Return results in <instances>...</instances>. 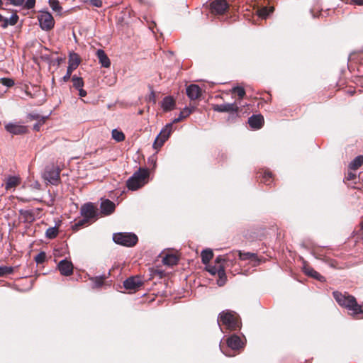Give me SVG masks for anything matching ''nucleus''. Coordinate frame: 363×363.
I'll list each match as a JSON object with an SVG mask.
<instances>
[{
    "label": "nucleus",
    "mask_w": 363,
    "mask_h": 363,
    "mask_svg": "<svg viewBox=\"0 0 363 363\" xmlns=\"http://www.w3.org/2000/svg\"><path fill=\"white\" fill-rule=\"evenodd\" d=\"M60 169L54 165L47 166L43 178L51 184L57 185L60 181Z\"/></svg>",
    "instance_id": "nucleus-6"
},
{
    "label": "nucleus",
    "mask_w": 363,
    "mask_h": 363,
    "mask_svg": "<svg viewBox=\"0 0 363 363\" xmlns=\"http://www.w3.org/2000/svg\"><path fill=\"white\" fill-rule=\"evenodd\" d=\"M38 21L40 26L43 30H50L54 27V18L51 13L48 11L41 12L38 16Z\"/></svg>",
    "instance_id": "nucleus-7"
},
{
    "label": "nucleus",
    "mask_w": 363,
    "mask_h": 363,
    "mask_svg": "<svg viewBox=\"0 0 363 363\" xmlns=\"http://www.w3.org/2000/svg\"><path fill=\"white\" fill-rule=\"evenodd\" d=\"M88 222H89V220H84V218H83L82 220H80L77 223H75V225L77 227H81V226H83L85 223H86Z\"/></svg>",
    "instance_id": "nucleus-53"
},
{
    "label": "nucleus",
    "mask_w": 363,
    "mask_h": 363,
    "mask_svg": "<svg viewBox=\"0 0 363 363\" xmlns=\"http://www.w3.org/2000/svg\"><path fill=\"white\" fill-rule=\"evenodd\" d=\"M233 93H237L239 97V99H242L245 95V91L242 86H235L233 87L231 90Z\"/></svg>",
    "instance_id": "nucleus-40"
},
{
    "label": "nucleus",
    "mask_w": 363,
    "mask_h": 363,
    "mask_svg": "<svg viewBox=\"0 0 363 363\" xmlns=\"http://www.w3.org/2000/svg\"><path fill=\"white\" fill-rule=\"evenodd\" d=\"M333 296L337 303L340 305V294L338 291H334Z\"/></svg>",
    "instance_id": "nucleus-51"
},
{
    "label": "nucleus",
    "mask_w": 363,
    "mask_h": 363,
    "mask_svg": "<svg viewBox=\"0 0 363 363\" xmlns=\"http://www.w3.org/2000/svg\"><path fill=\"white\" fill-rule=\"evenodd\" d=\"M359 181V177L357 175L356 171L350 170L348 168V172L345 174L344 178V183L347 185L348 187L356 189V184H358Z\"/></svg>",
    "instance_id": "nucleus-12"
},
{
    "label": "nucleus",
    "mask_w": 363,
    "mask_h": 363,
    "mask_svg": "<svg viewBox=\"0 0 363 363\" xmlns=\"http://www.w3.org/2000/svg\"><path fill=\"white\" fill-rule=\"evenodd\" d=\"M49 5L54 11L61 13L62 7L57 0H49Z\"/></svg>",
    "instance_id": "nucleus-39"
},
{
    "label": "nucleus",
    "mask_w": 363,
    "mask_h": 363,
    "mask_svg": "<svg viewBox=\"0 0 363 363\" xmlns=\"http://www.w3.org/2000/svg\"><path fill=\"white\" fill-rule=\"evenodd\" d=\"M148 100L150 101H152L153 104L156 103V96H155L154 91H151V92L148 96Z\"/></svg>",
    "instance_id": "nucleus-48"
},
{
    "label": "nucleus",
    "mask_w": 363,
    "mask_h": 363,
    "mask_svg": "<svg viewBox=\"0 0 363 363\" xmlns=\"http://www.w3.org/2000/svg\"><path fill=\"white\" fill-rule=\"evenodd\" d=\"M201 261L203 264H207L209 261L213 258V253L211 250L206 249L202 250L201 253Z\"/></svg>",
    "instance_id": "nucleus-26"
},
{
    "label": "nucleus",
    "mask_w": 363,
    "mask_h": 363,
    "mask_svg": "<svg viewBox=\"0 0 363 363\" xmlns=\"http://www.w3.org/2000/svg\"><path fill=\"white\" fill-rule=\"evenodd\" d=\"M225 356H231L230 354H225Z\"/></svg>",
    "instance_id": "nucleus-60"
},
{
    "label": "nucleus",
    "mask_w": 363,
    "mask_h": 363,
    "mask_svg": "<svg viewBox=\"0 0 363 363\" xmlns=\"http://www.w3.org/2000/svg\"><path fill=\"white\" fill-rule=\"evenodd\" d=\"M30 117L33 119H38L40 118L39 115L38 114H36V113H31L29 115Z\"/></svg>",
    "instance_id": "nucleus-55"
},
{
    "label": "nucleus",
    "mask_w": 363,
    "mask_h": 363,
    "mask_svg": "<svg viewBox=\"0 0 363 363\" xmlns=\"http://www.w3.org/2000/svg\"><path fill=\"white\" fill-rule=\"evenodd\" d=\"M13 267L9 266H0V277L12 274Z\"/></svg>",
    "instance_id": "nucleus-38"
},
{
    "label": "nucleus",
    "mask_w": 363,
    "mask_h": 363,
    "mask_svg": "<svg viewBox=\"0 0 363 363\" xmlns=\"http://www.w3.org/2000/svg\"><path fill=\"white\" fill-rule=\"evenodd\" d=\"M112 138L117 142H121L124 140L125 135L123 132L113 129L111 132Z\"/></svg>",
    "instance_id": "nucleus-35"
},
{
    "label": "nucleus",
    "mask_w": 363,
    "mask_h": 363,
    "mask_svg": "<svg viewBox=\"0 0 363 363\" xmlns=\"http://www.w3.org/2000/svg\"><path fill=\"white\" fill-rule=\"evenodd\" d=\"M176 106L174 99L171 96H165L161 101V107L164 112L174 110Z\"/></svg>",
    "instance_id": "nucleus-16"
},
{
    "label": "nucleus",
    "mask_w": 363,
    "mask_h": 363,
    "mask_svg": "<svg viewBox=\"0 0 363 363\" xmlns=\"http://www.w3.org/2000/svg\"><path fill=\"white\" fill-rule=\"evenodd\" d=\"M46 259V254L45 252H39L35 257V261L37 264H42Z\"/></svg>",
    "instance_id": "nucleus-41"
},
{
    "label": "nucleus",
    "mask_w": 363,
    "mask_h": 363,
    "mask_svg": "<svg viewBox=\"0 0 363 363\" xmlns=\"http://www.w3.org/2000/svg\"><path fill=\"white\" fill-rule=\"evenodd\" d=\"M30 186H31L33 189H35L39 190V189H40L41 185H40V184L38 182L35 181V182H34L30 185Z\"/></svg>",
    "instance_id": "nucleus-52"
},
{
    "label": "nucleus",
    "mask_w": 363,
    "mask_h": 363,
    "mask_svg": "<svg viewBox=\"0 0 363 363\" xmlns=\"http://www.w3.org/2000/svg\"><path fill=\"white\" fill-rule=\"evenodd\" d=\"M220 267H225L223 264H220V265H217V264H214V265H211V264H208L206 267V269L212 275H215V274H217L218 272H219V270H220Z\"/></svg>",
    "instance_id": "nucleus-37"
},
{
    "label": "nucleus",
    "mask_w": 363,
    "mask_h": 363,
    "mask_svg": "<svg viewBox=\"0 0 363 363\" xmlns=\"http://www.w3.org/2000/svg\"><path fill=\"white\" fill-rule=\"evenodd\" d=\"M113 240L125 247H133L138 242V237L133 233H116L113 235Z\"/></svg>",
    "instance_id": "nucleus-4"
},
{
    "label": "nucleus",
    "mask_w": 363,
    "mask_h": 363,
    "mask_svg": "<svg viewBox=\"0 0 363 363\" xmlns=\"http://www.w3.org/2000/svg\"><path fill=\"white\" fill-rule=\"evenodd\" d=\"M173 130V123H167L160 132L159 135L156 138L153 147L157 149L161 147L164 142L169 138L170 134Z\"/></svg>",
    "instance_id": "nucleus-5"
},
{
    "label": "nucleus",
    "mask_w": 363,
    "mask_h": 363,
    "mask_svg": "<svg viewBox=\"0 0 363 363\" xmlns=\"http://www.w3.org/2000/svg\"><path fill=\"white\" fill-rule=\"evenodd\" d=\"M342 91L343 92L349 96H352L355 93V89L354 88H349V89H343L342 88Z\"/></svg>",
    "instance_id": "nucleus-46"
},
{
    "label": "nucleus",
    "mask_w": 363,
    "mask_h": 363,
    "mask_svg": "<svg viewBox=\"0 0 363 363\" xmlns=\"http://www.w3.org/2000/svg\"><path fill=\"white\" fill-rule=\"evenodd\" d=\"M0 83L6 87H11L14 84V81L10 78H1Z\"/></svg>",
    "instance_id": "nucleus-42"
},
{
    "label": "nucleus",
    "mask_w": 363,
    "mask_h": 363,
    "mask_svg": "<svg viewBox=\"0 0 363 363\" xmlns=\"http://www.w3.org/2000/svg\"><path fill=\"white\" fill-rule=\"evenodd\" d=\"M21 179L18 176H9L5 179V189L9 190L20 184Z\"/></svg>",
    "instance_id": "nucleus-21"
},
{
    "label": "nucleus",
    "mask_w": 363,
    "mask_h": 363,
    "mask_svg": "<svg viewBox=\"0 0 363 363\" xmlns=\"http://www.w3.org/2000/svg\"><path fill=\"white\" fill-rule=\"evenodd\" d=\"M68 67L65 75L62 77V80L67 82L72 75V72L77 68L80 64V60L76 53L71 54L69 57Z\"/></svg>",
    "instance_id": "nucleus-8"
},
{
    "label": "nucleus",
    "mask_w": 363,
    "mask_h": 363,
    "mask_svg": "<svg viewBox=\"0 0 363 363\" xmlns=\"http://www.w3.org/2000/svg\"><path fill=\"white\" fill-rule=\"evenodd\" d=\"M213 109L214 111L220 112V113H237L239 110V107L235 103L231 104H216L213 106Z\"/></svg>",
    "instance_id": "nucleus-10"
},
{
    "label": "nucleus",
    "mask_w": 363,
    "mask_h": 363,
    "mask_svg": "<svg viewBox=\"0 0 363 363\" xmlns=\"http://www.w3.org/2000/svg\"><path fill=\"white\" fill-rule=\"evenodd\" d=\"M115 203L108 199L103 201L101 203V213L105 215L112 213L115 209Z\"/></svg>",
    "instance_id": "nucleus-20"
},
{
    "label": "nucleus",
    "mask_w": 363,
    "mask_h": 363,
    "mask_svg": "<svg viewBox=\"0 0 363 363\" xmlns=\"http://www.w3.org/2000/svg\"><path fill=\"white\" fill-rule=\"evenodd\" d=\"M7 132L13 135H21L27 130L26 127L16 123H9L5 125Z\"/></svg>",
    "instance_id": "nucleus-13"
},
{
    "label": "nucleus",
    "mask_w": 363,
    "mask_h": 363,
    "mask_svg": "<svg viewBox=\"0 0 363 363\" xmlns=\"http://www.w3.org/2000/svg\"><path fill=\"white\" fill-rule=\"evenodd\" d=\"M25 0H10V2L13 6H19L23 4Z\"/></svg>",
    "instance_id": "nucleus-50"
},
{
    "label": "nucleus",
    "mask_w": 363,
    "mask_h": 363,
    "mask_svg": "<svg viewBox=\"0 0 363 363\" xmlns=\"http://www.w3.org/2000/svg\"><path fill=\"white\" fill-rule=\"evenodd\" d=\"M80 213L84 218V220H89L97 216V211L96 207L91 203L84 204L80 209Z\"/></svg>",
    "instance_id": "nucleus-9"
},
{
    "label": "nucleus",
    "mask_w": 363,
    "mask_h": 363,
    "mask_svg": "<svg viewBox=\"0 0 363 363\" xmlns=\"http://www.w3.org/2000/svg\"><path fill=\"white\" fill-rule=\"evenodd\" d=\"M262 182L265 183L267 185H269L272 182V174L270 172H265Z\"/></svg>",
    "instance_id": "nucleus-43"
},
{
    "label": "nucleus",
    "mask_w": 363,
    "mask_h": 363,
    "mask_svg": "<svg viewBox=\"0 0 363 363\" xmlns=\"http://www.w3.org/2000/svg\"><path fill=\"white\" fill-rule=\"evenodd\" d=\"M148 177V170L140 168L128 179L127 187L132 191L137 190L147 183Z\"/></svg>",
    "instance_id": "nucleus-2"
},
{
    "label": "nucleus",
    "mask_w": 363,
    "mask_h": 363,
    "mask_svg": "<svg viewBox=\"0 0 363 363\" xmlns=\"http://www.w3.org/2000/svg\"><path fill=\"white\" fill-rule=\"evenodd\" d=\"M107 278L106 275L97 276L95 277H91L90 280L93 283V288H99L104 284V280Z\"/></svg>",
    "instance_id": "nucleus-28"
},
{
    "label": "nucleus",
    "mask_w": 363,
    "mask_h": 363,
    "mask_svg": "<svg viewBox=\"0 0 363 363\" xmlns=\"http://www.w3.org/2000/svg\"><path fill=\"white\" fill-rule=\"evenodd\" d=\"M274 11L273 7H263L258 10V16L262 18H267Z\"/></svg>",
    "instance_id": "nucleus-31"
},
{
    "label": "nucleus",
    "mask_w": 363,
    "mask_h": 363,
    "mask_svg": "<svg viewBox=\"0 0 363 363\" xmlns=\"http://www.w3.org/2000/svg\"><path fill=\"white\" fill-rule=\"evenodd\" d=\"M142 285L139 277H130L123 282V286L126 289L135 290Z\"/></svg>",
    "instance_id": "nucleus-15"
},
{
    "label": "nucleus",
    "mask_w": 363,
    "mask_h": 363,
    "mask_svg": "<svg viewBox=\"0 0 363 363\" xmlns=\"http://www.w3.org/2000/svg\"><path fill=\"white\" fill-rule=\"evenodd\" d=\"M4 17L1 15H0V21H4Z\"/></svg>",
    "instance_id": "nucleus-57"
},
{
    "label": "nucleus",
    "mask_w": 363,
    "mask_h": 363,
    "mask_svg": "<svg viewBox=\"0 0 363 363\" xmlns=\"http://www.w3.org/2000/svg\"><path fill=\"white\" fill-rule=\"evenodd\" d=\"M232 257H233L232 252L230 254H227L225 256L220 255L216 258V260H215L216 264L220 265V264H222V262H223L233 261Z\"/></svg>",
    "instance_id": "nucleus-34"
},
{
    "label": "nucleus",
    "mask_w": 363,
    "mask_h": 363,
    "mask_svg": "<svg viewBox=\"0 0 363 363\" xmlns=\"http://www.w3.org/2000/svg\"><path fill=\"white\" fill-rule=\"evenodd\" d=\"M35 3V0H26V7L27 9H32L34 7Z\"/></svg>",
    "instance_id": "nucleus-47"
},
{
    "label": "nucleus",
    "mask_w": 363,
    "mask_h": 363,
    "mask_svg": "<svg viewBox=\"0 0 363 363\" xmlns=\"http://www.w3.org/2000/svg\"><path fill=\"white\" fill-rule=\"evenodd\" d=\"M72 82H73V86L76 89H79L84 86V82L82 77H77L76 75H74L72 78Z\"/></svg>",
    "instance_id": "nucleus-36"
},
{
    "label": "nucleus",
    "mask_w": 363,
    "mask_h": 363,
    "mask_svg": "<svg viewBox=\"0 0 363 363\" xmlns=\"http://www.w3.org/2000/svg\"><path fill=\"white\" fill-rule=\"evenodd\" d=\"M18 16L16 14H13L9 18L4 19L3 27H6L8 25L14 26L17 23Z\"/></svg>",
    "instance_id": "nucleus-32"
},
{
    "label": "nucleus",
    "mask_w": 363,
    "mask_h": 363,
    "mask_svg": "<svg viewBox=\"0 0 363 363\" xmlns=\"http://www.w3.org/2000/svg\"><path fill=\"white\" fill-rule=\"evenodd\" d=\"M248 123L252 128L259 129L264 123V118L262 115H252L248 119Z\"/></svg>",
    "instance_id": "nucleus-17"
},
{
    "label": "nucleus",
    "mask_w": 363,
    "mask_h": 363,
    "mask_svg": "<svg viewBox=\"0 0 363 363\" xmlns=\"http://www.w3.org/2000/svg\"><path fill=\"white\" fill-rule=\"evenodd\" d=\"M186 95L191 100L197 99L201 96V89L197 84H191L186 87Z\"/></svg>",
    "instance_id": "nucleus-18"
},
{
    "label": "nucleus",
    "mask_w": 363,
    "mask_h": 363,
    "mask_svg": "<svg viewBox=\"0 0 363 363\" xmlns=\"http://www.w3.org/2000/svg\"><path fill=\"white\" fill-rule=\"evenodd\" d=\"M210 8L213 13L223 14L228 9V4L225 0H214L210 4Z\"/></svg>",
    "instance_id": "nucleus-11"
},
{
    "label": "nucleus",
    "mask_w": 363,
    "mask_h": 363,
    "mask_svg": "<svg viewBox=\"0 0 363 363\" xmlns=\"http://www.w3.org/2000/svg\"><path fill=\"white\" fill-rule=\"evenodd\" d=\"M44 121H45V118H42L40 119V121L39 123H36V124H35V125H33V129H34L35 130H36V131H39V130H40V125H41L42 123H44Z\"/></svg>",
    "instance_id": "nucleus-49"
},
{
    "label": "nucleus",
    "mask_w": 363,
    "mask_h": 363,
    "mask_svg": "<svg viewBox=\"0 0 363 363\" xmlns=\"http://www.w3.org/2000/svg\"><path fill=\"white\" fill-rule=\"evenodd\" d=\"M57 267L61 274L64 276H69L73 272V264L71 262L67 259L61 260L59 262Z\"/></svg>",
    "instance_id": "nucleus-14"
},
{
    "label": "nucleus",
    "mask_w": 363,
    "mask_h": 363,
    "mask_svg": "<svg viewBox=\"0 0 363 363\" xmlns=\"http://www.w3.org/2000/svg\"><path fill=\"white\" fill-rule=\"evenodd\" d=\"M194 110V107H191V108H189V107H185L180 113H179V117L178 118H176L173 120L172 123H177L179 121H181L182 120H183L184 118H186L187 116H189Z\"/></svg>",
    "instance_id": "nucleus-24"
},
{
    "label": "nucleus",
    "mask_w": 363,
    "mask_h": 363,
    "mask_svg": "<svg viewBox=\"0 0 363 363\" xmlns=\"http://www.w3.org/2000/svg\"><path fill=\"white\" fill-rule=\"evenodd\" d=\"M1 5H2V1H1V0H0V6H1Z\"/></svg>",
    "instance_id": "nucleus-59"
},
{
    "label": "nucleus",
    "mask_w": 363,
    "mask_h": 363,
    "mask_svg": "<svg viewBox=\"0 0 363 363\" xmlns=\"http://www.w3.org/2000/svg\"><path fill=\"white\" fill-rule=\"evenodd\" d=\"M304 273L321 282L325 281V277L309 266L304 265L303 267Z\"/></svg>",
    "instance_id": "nucleus-22"
},
{
    "label": "nucleus",
    "mask_w": 363,
    "mask_h": 363,
    "mask_svg": "<svg viewBox=\"0 0 363 363\" xmlns=\"http://www.w3.org/2000/svg\"><path fill=\"white\" fill-rule=\"evenodd\" d=\"M87 2H89L91 5L93 6L100 8L102 6V1L101 0H87Z\"/></svg>",
    "instance_id": "nucleus-45"
},
{
    "label": "nucleus",
    "mask_w": 363,
    "mask_h": 363,
    "mask_svg": "<svg viewBox=\"0 0 363 363\" xmlns=\"http://www.w3.org/2000/svg\"><path fill=\"white\" fill-rule=\"evenodd\" d=\"M342 1L347 4L363 6V0H342Z\"/></svg>",
    "instance_id": "nucleus-44"
},
{
    "label": "nucleus",
    "mask_w": 363,
    "mask_h": 363,
    "mask_svg": "<svg viewBox=\"0 0 363 363\" xmlns=\"http://www.w3.org/2000/svg\"><path fill=\"white\" fill-rule=\"evenodd\" d=\"M218 323L219 325H224L230 330H236L240 326V322L236 314L229 311H223L219 314Z\"/></svg>",
    "instance_id": "nucleus-3"
},
{
    "label": "nucleus",
    "mask_w": 363,
    "mask_h": 363,
    "mask_svg": "<svg viewBox=\"0 0 363 363\" xmlns=\"http://www.w3.org/2000/svg\"><path fill=\"white\" fill-rule=\"evenodd\" d=\"M342 307L346 308L348 314L356 319L359 318V315L363 314L362 306L357 303L354 296L347 292L342 294Z\"/></svg>",
    "instance_id": "nucleus-1"
},
{
    "label": "nucleus",
    "mask_w": 363,
    "mask_h": 363,
    "mask_svg": "<svg viewBox=\"0 0 363 363\" xmlns=\"http://www.w3.org/2000/svg\"><path fill=\"white\" fill-rule=\"evenodd\" d=\"M58 235V228L56 226L50 227L47 229L45 236L48 239H53Z\"/></svg>",
    "instance_id": "nucleus-33"
},
{
    "label": "nucleus",
    "mask_w": 363,
    "mask_h": 363,
    "mask_svg": "<svg viewBox=\"0 0 363 363\" xmlns=\"http://www.w3.org/2000/svg\"><path fill=\"white\" fill-rule=\"evenodd\" d=\"M363 164V155L356 157L349 164L350 170L357 171Z\"/></svg>",
    "instance_id": "nucleus-25"
},
{
    "label": "nucleus",
    "mask_w": 363,
    "mask_h": 363,
    "mask_svg": "<svg viewBox=\"0 0 363 363\" xmlns=\"http://www.w3.org/2000/svg\"><path fill=\"white\" fill-rule=\"evenodd\" d=\"M362 229H363V221L361 223Z\"/></svg>",
    "instance_id": "nucleus-58"
},
{
    "label": "nucleus",
    "mask_w": 363,
    "mask_h": 363,
    "mask_svg": "<svg viewBox=\"0 0 363 363\" xmlns=\"http://www.w3.org/2000/svg\"><path fill=\"white\" fill-rule=\"evenodd\" d=\"M20 201H23V202H28L31 200V199H28V198H18Z\"/></svg>",
    "instance_id": "nucleus-56"
},
{
    "label": "nucleus",
    "mask_w": 363,
    "mask_h": 363,
    "mask_svg": "<svg viewBox=\"0 0 363 363\" xmlns=\"http://www.w3.org/2000/svg\"><path fill=\"white\" fill-rule=\"evenodd\" d=\"M227 345L230 349L233 350H238L243 346V343L242 342L240 338L236 335H231L228 338Z\"/></svg>",
    "instance_id": "nucleus-19"
},
{
    "label": "nucleus",
    "mask_w": 363,
    "mask_h": 363,
    "mask_svg": "<svg viewBox=\"0 0 363 363\" xmlns=\"http://www.w3.org/2000/svg\"><path fill=\"white\" fill-rule=\"evenodd\" d=\"M177 261L178 259L176 256L167 255L163 258L162 262L165 265L173 266L177 263Z\"/></svg>",
    "instance_id": "nucleus-30"
},
{
    "label": "nucleus",
    "mask_w": 363,
    "mask_h": 363,
    "mask_svg": "<svg viewBox=\"0 0 363 363\" xmlns=\"http://www.w3.org/2000/svg\"><path fill=\"white\" fill-rule=\"evenodd\" d=\"M218 276V279L217 281V284L218 286H223L227 280V277L225 272V267H220L219 272L217 274Z\"/></svg>",
    "instance_id": "nucleus-27"
},
{
    "label": "nucleus",
    "mask_w": 363,
    "mask_h": 363,
    "mask_svg": "<svg viewBox=\"0 0 363 363\" xmlns=\"http://www.w3.org/2000/svg\"><path fill=\"white\" fill-rule=\"evenodd\" d=\"M232 255L234 257L235 256H239L240 259L246 260V259H252L256 257V255L250 252H232Z\"/></svg>",
    "instance_id": "nucleus-29"
},
{
    "label": "nucleus",
    "mask_w": 363,
    "mask_h": 363,
    "mask_svg": "<svg viewBox=\"0 0 363 363\" xmlns=\"http://www.w3.org/2000/svg\"><path fill=\"white\" fill-rule=\"evenodd\" d=\"M96 55H97L99 62L101 63L102 67H106V68H108L110 67V65H111L110 60L103 50H101V49L98 50L96 51Z\"/></svg>",
    "instance_id": "nucleus-23"
},
{
    "label": "nucleus",
    "mask_w": 363,
    "mask_h": 363,
    "mask_svg": "<svg viewBox=\"0 0 363 363\" xmlns=\"http://www.w3.org/2000/svg\"><path fill=\"white\" fill-rule=\"evenodd\" d=\"M78 91L80 97H84L86 96V91L84 89H83V87L78 89Z\"/></svg>",
    "instance_id": "nucleus-54"
}]
</instances>
